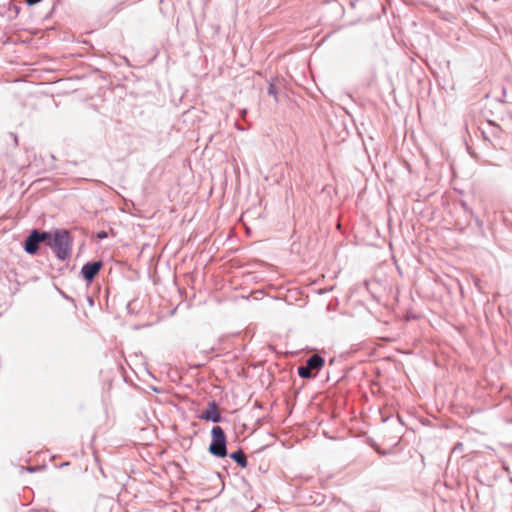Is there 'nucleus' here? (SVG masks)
Wrapping results in <instances>:
<instances>
[{
  "label": "nucleus",
  "mask_w": 512,
  "mask_h": 512,
  "mask_svg": "<svg viewBox=\"0 0 512 512\" xmlns=\"http://www.w3.org/2000/svg\"><path fill=\"white\" fill-rule=\"evenodd\" d=\"M73 238L67 229H54L51 246L56 258L60 261L68 260L72 255Z\"/></svg>",
  "instance_id": "f257e3e1"
},
{
  "label": "nucleus",
  "mask_w": 512,
  "mask_h": 512,
  "mask_svg": "<svg viewBox=\"0 0 512 512\" xmlns=\"http://www.w3.org/2000/svg\"><path fill=\"white\" fill-rule=\"evenodd\" d=\"M208 451L211 455L224 458L227 456V437L222 427L214 426L211 430V443Z\"/></svg>",
  "instance_id": "f03ea898"
},
{
  "label": "nucleus",
  "mask_w": 512,
  "mask_h": 512,
  "mask_svg": "<svg viewBox=\"0 0 512 512\" xmlns=\"http://www.w3.org/2000/svg\"><path fill=\"white\" fill-rule=\"evenodd\" d=\"M198 417L201 420L210 421L213 423H220L223 419L219 410V405L215 400L209 401L207 408L204 409Z\"/></svg>",
  "instance_id": "7ed1b4c3"
},
{
  "label": "nucleus",
  "mask_w": 512,
  "mask_h": 512,
  "mask_svg": "<svg viewBox=\"0 0 512 512\" xmlns=\"http://www.w3.org/2000/svg\"><path fill=\"white\" fill-rule=\"evenodd\" d=\"M102 267V261H89L82 266L80 274L83 277V279L88 284H90L93 282V280L95 279L96 275L100 272Z\"/></svg>",
  "instance_id": "20e7f679"
},
{
  "label": "nucleus",
  "mask_w": 512,
  "mask_h": 512,
  "mask_svg": "<svg viewBox=\"0 0 512 512\" xmlns=\"http://www.w3.org/2000/svg\"><path fill=\"white\" fill-rule=\"evenodd\" d=\"M40 242L36 233H34L33 229L30 231L28 236L24 240L23 248L24 251L29 255H36L39 251Z\"/></svg>",
  "instance_id": "39448f33"
},
{
  "label": "nucleus",
  "mask_w": 512,
  "mask_h": 512,
  "mask_svg": "<svg viewBox=\"0 0 512 512\" xmlns=\"http://www.w3.org/2000/svg\"><path fill=\"white\" fill-rule=\"evenodd\" d=\"M324 363V358L318 354H313L305 361V365L316 374L322 369Z\"/></svg>",
  "instance_id": "423d86ee"
},
{
  "label": "nucleus",
  "mask_w": 512,
  "mask_h": 512,
  "mask_svg": "<svg viewBox=\"0 0 512 512\" xmlns=\"http://www.w3.org/2000/svg\"><path fill=\"white\" fill-rule=\"evenodd\" d=\"M229 457L242 468H245L248 464L247 457L242 449L230 453Z\"/></svg>",
  "instance_id": "0eeeda50"
},
{
  "label": "nucleus",
  "mask_w": 512,
  "mask_h": 512,
  "mask_svg": "<svg viewBox=\"0 0 512 512\" xmlns=\"http://www.w3.org/2000/svg\"><path fill=\"white\" fill-rule=\"evenodd\" d=\"M36 236L39 238V242L45 243L47 246H51V240L53 239V231H45L39 229H33Z\"/></svg>",
  "instance_id": "6e6552de"
},
{
  "label": "nucleus",
  "mask_w": 512,
  "mask_h": 512,
  "mask_svg": "<svg viewBox=\"0 0 512 512\" xmlns=\"http://www.w3.org/2000/svg\"><path fill=\"white\" fill-rule=\"evenodd\" d=\"M297 372H298L299 377H301L303 379H312L316 376V373H314L312 370H310L305 364L300 365L297 368Z\"/></svg>",
  "instance_id": "1a4fd4ad"
},
{
  "label": "nucleus",
  "mask_w": 512,
  "mask_h": 512,
  "mask_svg": "<svg viewBox=\"0 0 512 512\" xmlns=\"http://www.w3.org/2000/svg\"><path fill=\"white\" fill-rule=\"evenodd\" d=\"M267 93L268 95L273 96L275 101L278 102V89L273 80L269 82Z\"/></svg>",
  "instance_id": "9d476101"
},
{
  "label": "nucleus",
  "mask_w": 512,
  "mask_h": 512,
  "mask_svg": "<svg viewBox=\"0 0 512 512\" xmlns=\"http://www.w3.org/2000/svg\"><path fill=\"white\" fill-rule=\"evenodd\" d=\"M488 125L491 127V132L490 134L493 136V137H500V134H501V128L498 124H495L494 122L492 121H488Z\"/></svg>",
  "instance_id": "9b49d317"
},
{
  "label": "nucleus",
  "mask_w": 512,
  "mask_h": 512,
  "mask_svg": "<svg viewBox=\"0 0 512 512\" xmlns=\"http://www.w3.org/2000/svg\"><path fill=\"white\" fill-rule=\"evenodd\" d=\"M43 0H25V3L28 5V6H34L40 2H42Z\"/></svg>",
  "instance_id": "f8f14e48"
},
{
  "label": "nucleus",
  "mask_w": 512,
  "mask_h": 512,
  "mask_svg": "<svg viewBox=\"0 0 512 512\" xmlns=\"http://www.w3.org/2000/svg\"><path fill=\"white\" fill-rule=\"evenodd\" d=\"M107 237H108V234L105 231H100V232L97 233V238L98 239H105Z\"/></svg>",
  "instance_id": "ddd939ff"
},
{
  "label": "nucleus",
  "mask_w": 512,
  "mask_h": 512,
  "mask_svg": "<svg viewBox=\"0 0 512 512\" xmlns=\"http://www.w3.org/2000/svg\"><path fill=\"white\" fill-rule=\"evenodd\" d=\"M235 127L236 129L240 130V131H244V127H242L241 125H239L237 122L235 123Z\"/></svg>",
  "instance_id": "4468645a"
},
{
  "label": "nucleus",
  "mask_w": 512,
  "mask_h": 512,
  "mask_svg": "<svg viewBox=\"0 0 512 512\" xmlns=\"http://www.w3.org/2000/svg\"><path fill=\"white\" fill-rule=\"evenodd\" d=\"M482 135L485 139L487 140H490L489 137L487 136L486 132L484 130H482Z\"/></svg>",
  "instance_id": "2eb2a0df"
},
{
  "label": "nucleus",
  "mask_w": 512,
  "mask_h": 512,
  "mask_svg": "<svg viewBox=\"0 0 512 512\" xmlns=\"http://www.w3.org/2000/svg\"><path fill=\"white\" fill-rule=\"evenodd\" d=\"M476 223L478 226L482 225V221L478 217H476Z\"/></svg>",
  "instance_id": "dca6fc26"
},
{
  "label": "nucleus",
  "mask_w": 512,
  "mask_h": 512,
  "mask_svg": "<svg viewBox=\"0 0 512 512\" xmlns=\"http://www.w3.org/2000/svg\"><path fill=\"white\" fill-rule=\"evenodd\" d=\"M462 206H463V208H464V209H467V205H466V203H464V202H463V203H462Z\"/></svg>",
  "instance_id": "f3484780"
},
{
  "label": "nucleus",
  "mask_w": 512,
  "mask_h": 512,
  "mask_svg": "<svg viewBox=\"0 0 512 512\" xmlns=\"http://www.w3.org/2000/svg\"><path fill=\"white\" fill-rule=\"evenodd\" d=\"M28 470H29L30 472H33V471H35V468H29Z\"/></svg>",
  "instance_id": "a211bd4d"
},
{
  "label": "nucleus",
  "mask_w": 512,
  "mask_h": 512,
  "mask_svg": "<svg viewBox=\"0 0 512 512\" xmlns=\"http://www.w3.org/2000/svg\"><path fill=\"white\" fill-rule=\"evenodd\" d=\"M510 482H512V478H510Z\"/></svg>",
  "instance_id": "6ab92c4d"
}]
</instances>
